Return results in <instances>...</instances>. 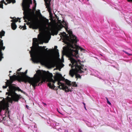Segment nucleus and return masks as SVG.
Listing matches in <instances>:
<instances>
[{
  "mask_svg": "<svg viewBox=\"0 0 132 132\" xmlns=\"http://www.w3.org/2000/svg\"><path fill=\"white\" fill-rule=\"evenodd\" d=\"M38 40L37 38H33L32 46L34 47H31L30 52H31L30 53V56L33 61L36 63L39 62L43 65H51L54 64V61L52 59L45 57H39L38 56L35 47L36 45H38Z\"/></svg>",
  "mask_w": 132,
  "mask_h": 132,
  "instance_id": "2",
  "label": "nucleus"
},
{
  "mask_svg": "<svg viewBox=\"0 0 132 132\" xmlns=\"http://www.w3.org/2000/svg\"><path fill=\"white\" fill-rule=\"evenodd\" d=\"M61 29H60V28H59L57 30L59 31V30H60Z\"/></svg>",
  "mask_w": 132,
  "mask_h": 132,
  "instance_id": "43",
  "label": "nucleus"
},
{
  "mask_svg": "<svg viewBox=\"0 0 132 132\" xmlns=\"http://www.w3.org/2000/svg\"><path fill=\"white\" fill-rule=\"evenodd\" d=\"M0 47L1 49V50H4L5 48V47L4 46H0ZM2 54L1 51L0 52V61L3 58V57L2 56Z\"/></svg>",
  "mask_w": 132,
  "mask_h": 132,
  "instance_id": "12",
  "label": "nucleus"
},
{
  "mask_svg": "<svg viewBox=\"0 0 132 132\" xmlns=\"http://www.w3.org/2000/svg\"><path fill=\"white\" fill-rule=\"evenodd\" d=\"M6 86H3V89L6 88L8 86H8L7 85H6Z\"/></svg>",
  "mask_w": 132,
  "mask_h": 132,
  "instance_id": "26",
  "label": "nucleus"
},
{
  "mask_svg": "<svg viewBox=\"0 0 132 132\" xmlns=\"http://www.w3.org/2000/svg\"><path fill=\"white\" fill-rule=\"evenodd\" d=\"M62 23L63 24L65 25V28L66 29V31H67L68 30V23L66 21H65L64 20H63L62 21Z\"/></svg>",
  "mask_w": 132,
  "mask_h": 132,
  "instance_id": "13",
  "label": "nucleus"
},
{
  "mask_svg": "<svg viewBox=\"0 0 132 132\" xmlns=\"http://www.w3.org/2000/svg\"><path fill=\"white\" fill-rule=\"evenodd\" d=\"M61 37V38H65L66 37V33L65 32H63V33L61 32L60 33Z\"/></svg>",
  "mask_w": 132,
  "mask_h": 132,
  "instance_id": "16",
  "label": "nucleus"
},
{
  "mask_svg": "<svg viewBox=\"0 0 132 132\" xmlns=\"http://www.w3.org/2000/svg\"><path fill=\"white\" fill-rule=\"evenodd\" d=\"M3 4H2L1 3V4H0V8H1L2 9H3Z\"/></svg>",
  "mask_w": 132,
  "mask_h": 132,
  "instance_id": "28",
  "label": "nucleus"
},
{
  "mask_svg": "<svg viewBox=\"0 0 132 132\" xmlns=\"http://www.w3.org/2000/svg\"><path fill=\"white\" fill-rule=\"evenodd\" d=\"M15 91H12L9 92H6V95L8 96H11L13 101L18 102L19 100L21 98L20 95H19L15 93Z\"/></svg>",
  "mask_w": 132,
  "mask_h": 132,
  "instance_id": "8",
  "label": "nucleus"
},
{
  "mask_svg": "<svg viewBox=\"0 0 132 132\" xmlns=\"http://www.w3.org/2000/svg\"><path fill=\"white\" fill-rule=\"evenodd\" d=\"M71 65V64H69V65H70H70Z\"/></svg>",
  "mask_w": 132,
  "mask_h": 132,
  "instance_id": "49",
  "label": "nucleus"
},
{
  "mask_svg": "<svg viewBox=\"0 0 132 132\" xmlns=\"http://www.w3.org/2000/svg\"><path fill=\"white\" fill-rule=\"evenodd\" d=\"M8 97V98H10V97Z\"/></svg>",
  "mask_w": 132,
  "mask_h": 132,
  "instance_id": "52",
  "label": "nucleus"
},
{
  "mask_svg": "<svg viewBox=\"0 0 132 132\" xmlns=\"http://www.w3.org/2000/svg\"><path fill=\"white\" fill-rule=\"evenodd\" d=\"M32 3V0H23L22 3V10L24 11L23 14L24 15L23 19L24 22H27V20L29 19V10L31 11V9H30V4Z\"/></svg>",
  "mask_w": 132,
  "mask_h": 132,
  "instance_id": "6",
  "label": "nucleus"
},
{
  "mask_svg": "<svg viewBox=\"0 0 132 132\" xmlns=\"http://www.w3.org/2000/svg\"><path fill=\"white\" fill-rule=\"evenodd\" d=\"M44 104H45V105H46V103H44Z\"/></svg>",
  "mask_w": 132,
  "mask_h": 132,
  "instance_id": "50",
  "label": "nucleus"
},
{
  "mask_svg": "<svg viewBox=\"0 0 132 132\" xmlns=\"http://www.w3.org/2000/svg\"><path fill=\"white\" fill-rule=\"evenodd\" d=\"M19 22H21V21H20V20H19Z\"/></svg>",
  "mask_w": 132,
  "mask_h": 132,
  "instance_id": "46",
  "label": "nucleus"
},
{
  "mask_svg": "<svg viewBox=\"0 0 132 132\" xmlns=\"http://www.w3.org/2000/svg\"><path fill=\"white\" fill-rule=\"evenodd\" d=\"M38 71H40V70H38Z\"/></svg>",
  "mask_w": 132,
  "mask_h": 132,
  "instance_id": "54",
  "label": "nucleus"
},
{
  "mask_svg": "<svg viewBox=\"0 0 132 132\" xmlns=\"http://www.w3.org/2000/svg\"><path fill=\"white\" fill-rule=\"evenodd\" d=\"M59 112V113H61L60 112Z\"/></svg>",
  "mask_w": 132,
  "mask_h": 132,
  "instance_id": "55",
  "label": "nucleus"
},
{
  "mask_svg": "<svg viewBox=\"0 0 132 132\" xmlns=\"http://www.w3.org/2000/svg\"><path fill=\"white\" fill-rule=\"evenodd\" d=\"M11 72H12V71H9V73H11Z\"/></svg>",
  "mask_w": 132,
  "mask_h": 132,
  "instance_id": "44",
  "label": "nucleus"
},
{
  "mask_svg": "<svg viewBox=\"0 0 132 132\" xmlns=\"http://www.w3.org/2000/svg\"><path fill=\"white\" fill-rule=\"evenodd\" d=\"M85 109L86 110V109L85 106Z\"/></svg>",
  "mask_w": 132,
  "mask_h": 132,
  "instance_id": "47",
  "label": "nucleus"
},
{
  "mask_svg": "<svg viewBox=\"0 0 132 132\" xmlns=\"http://www.w3.org/2000/svg\"><path fill=\"white\" fill-rule=\"evenodd\" d=\"M3 41L0 39V46H3Z\"/></svg>",
  "mask_w": 132,
  "mask_h": 132,
  "instance_id": "24",
  "label": "nucleus"
},
{
  "mask_svg": "<svg viewBox=\"0 0 132 132\" xmlns=\"http://www.w3.org/2000/svg\"><path fill=\"white\" fill-rule=\"evenodd\" d=\"M39 14H40V15L41 16H42V14H41L40 13V12L39 11Z\"/></svg>",
  "mask_w": 132,
  "mask_h": 132,
  "instance_id": "40",
  "label": "nucleus"
},
{
  "mask_svg": "<svg viewBox=\"0 0 132 132\" xmlns=\"http://www.w3.org/2000/svg\"><path fill=\"white\" fill-rule=\"evenodd\" d=\"M5 34V32L4 31L2 30L0 32V37L1 38H2V36H4Z\"/></svg>",
  "mask_w": 132,
  "mask_h": 132,
  "instance_id": "17",
  "label": "nucleus"
},
{
  "mask_svg": "<svg viewBox=\"0 0 132 132\" xmlns=\"http://www.w3.org/2000/svg\"><path fill=\"white\" fill-rule=\"evenodd\" d=\"M44 19H46V22L48 23V21H49L48 20V19H46V18H44Z\"/></svg>",
  "mask_w": 132,
  "mask_h": 132,
  "instance_id": "33",
  "label": "nucleus"
},
{
  "mask_svg": "<svg viewBox=\"0 0 132 132\" xmlns=\"http://www.w3.org/2000/svg\"><path fill=\"white\" fill-rule=\"evenodd\" d=\"M45 47H46L44 46L43 47H42L41 46H38L39 48L43 49V50L42 49H40L39 50L40 52V53L45 54L48 52V51L47 50L48 48H46L45 49Z\"/></svg>",
  "mask_w": 132,
  "mask_h": 132,
  "instance_id": "10",
  "label": "nucleus"
},
{
  "mask_svg": "<svg viewBox=\"0 0 132 132\" xmlns=\"http://www.w3.org/2000/svg\"><path fill=\"white\" fill-rule=\"evenodd\" d=\"M60 25L61 26V28H62L63 27H65L61 23Z\"/></svg>",
  "mask_w": 132,
  "mask_h": 132,
  "instance_id": "32",
  "label": "nucleus"
},
{
  "mask_svg": "<svg viewBox=\"0 0 132 132\" xmlns=\"http://www.w3.org/2000/svg\"><path fill=\"white\" fill-rule=\"evenodd\" d=\"M69 35V36L71 38V39L72 44L70 45V48H69L70 55V56L73 55V53L75 52L76 54H78V51L80 49L81 51L84 50V49L81 48L80 47L76 45V44L77 42V37L73 35L72 32L71 31L67 30L66 31Z\"/></svg>",
  "mask_w": 132,
  "mask_h": 132,
  "instance_id": "4",
  "label": "nucleus"
},
{
  "mask_svg": "<svg viewBox=\"0 0 132 132\" xmlns=\"http://www.w3.org/2000/svg\"><path fill=\"white\" fill-rule=\"evenodd\" d=\"M10 102L11 103H12V101H10Z\"/></svg>",
  "mask_w": 132,
  "mask_h": 132,
  "instance_id": "41",
  "label": "nucleus"
},
{
  "mask_svg": "<svg viewBox=\"0 0 132 132\" xmlns=\"http://www.w3.org/2000/svg\"><path fill=\"white\" fill-rule=\"evenodd\" d=\"M11 0V2H12L13 3H14L15 2V0Z\"/></svg>",
  "mask_w": 132,
  "mask_h": 132,
  "instance_id": "30",
  "label": "nucleus"
},
{
  "mask_svg": "<svg viewBox=\"0 0 132 132\" xmlns=\"http://www.w3.org/2000/svg\"><path fill=\"white\" fill-rule=\"evenodd\" d=\"M47 73L45 71L43 73L44 75L47 77L48 80L49 81L48 86L50 88H52L55 87L54 84L56 81H57L58 87L61 89L64 90L66 92L72 91V87L71 82L67 79H65L62 77L61 75L57 73L54 76L53 80L52 78L53 76L52 73H50L48 71Z\"/></svg>",
  "mask_w": 132,
  "mask_h": 132,
  "instance_id": "1",
  "label": "nucleus"
},
{
  "mask_svg": "<svg viewBox=\"0 0 132 132\" xmlns=\"http://www.w3.org/2000/svg\"><path fill=\"white\" fill-rule=\"evenodd\" d=\"M11 26L12 29L13 30H15L17 27L16 25L15 22H12L11 23Z\"/></svg>",
  "mask_w": 132,
  "mask_h": 132,
  "instance_id": "14",
  "label": "nucleus"
},
{
  "mask_svg": "<svg viewBox=\"0 0 132 132\" xmlns=\"http://www.w3.org/2000/svg\"><path fill=\"white\" fill-rule=\"evenodd\" d=\"M4 3L6 5H7V3H5V2H4Z\"/></svg>",
  "mask_w": 132,
  "mask_h": 132,
  "instance_id": "42",
  "label": "nucleus"
},
{
  "mask_svg": "<svg viewBox=\"0 0 132 132\" xmlns=\"http://www.w3.org/2000/svg\"><path fill=\"white\" fill-rule=\"evenodd\" d=\"M34 3L35 4H36V2L35 0H34Z\"/></svg>",
  "mask_w": 132,
  "mask_h": 132,
  "instance_id": "39",
  "label": "nucleus"
},
{
  "mask_svg": "<svg viewBox=\"0 0 132 132\" xmlns=\"http://www.w3.org/2000/svg\"><path fill=\"white\" fill-rule=\"evenodd\" d=\"M46 26V24L45 25V26Z\"/></svg>",
  "mask_w": 132,
  "mask_h": 132,
  "instance_id": "53",
  "label": "nucleus"
},
{
  "mask_svg": "<svg viewBox=\"0 0 132 132\" xmlns=\"http://www.w3.org/2000/svg\"><path fill=\"white\" fill-rule=\"evenodd\" d=\"M57 46H54V48L56 49V50L57 51H58V49H57Z\"/></svg>",
  "mask_w": 132,
  "mask_h": 132,
  "instance_id": "34",
  "label": "nucleus"
},
{
  "mask_svg": "<svg viewBox=\"0 0 132 132\" xmlns=\"http://www.w3.org/2000/svg\"><path fill=\"white\" fill-rule=\"evenodd\" d=\"M131 22L132 23V21Z\"/></svg>",
  "mask_w": 132,
  "mask_h": 132,
  "instance_id": "56",
  "label": "nucleus"
},
{
  "mask_svg": "<svg viewBox=\"0 0 132 132\" xmlns=\"http://www.w3.org/2000/svg\"><path fill=\"white\" fill-rule=\"evenodd\" d=\"M106 99L107 101V103L110 105H111V103L109 101L108 98L107 97H106Z\"/></svg>",
  "mask_w": 132,
  "mask_h": 132,
  "instance_id": "25",
  "label": "nucleus"
},
{
  "mask_svg": "<svg viewBox=\"0 0 132 132\" xmlns=\"http://www.w3.org/2000/svg\"><path fill=\"white\" fill-rule=\"evenodd\" d=\"M80 66H81V68H83L82 69H81V70L82 71H83L82 70H84L85 71H86L87 70V68H83V67H84V65L81 64V63H80Z\"/></svg>",
  "mask_w": 132,
  "mask_h": 132,
  "instance_id": "21",
  "label": "nucleus"
},
{
  "mask_svg": "<svg viewBox=\"0 0 132 132\" xmlns=\"http://www.w3.org/2000/svg\"><path fill=\"white\" fill-rule=\"evenodd\" d=\"M6 1L7 2V3H11V0H6Z\"/></svg>",
  "mask_w": 132,
  "mask_h": 132,
  "instance_id": "27",
  "label": "nucleus"
},
{
  "mask_svg": "<svg viewBox=\"0 0 132 132\" xmlns=\"http://www.w3.org/2000/svg\"><path fill=\"white\" fill-rule=\"evenodd\" d=\"M76 78H81V76L80 75L78 74H76Z\"/></svg>",
  "mask_w": 132,
  "mask_h": 132,
  "instance_id": "23",
  "label": "nucleus"
},
{
  "mask_svg": "<svg viewBox=\"0 0 132 132\" xmlns=\"http://www.w3.org/2000/svg\"><path fill=\"white\" fill-rule=\"evenodd\" d=\"M36 19V20H34L30 23L29 26L30 28L36 29L39 27V26L38 22V19L37 18Z\"/></svg>",
  "mask_w": 132,
  "mask_h": 132,
  "instance_id": "9",
  "label": "nucleus"
},
{
  "mask_svg": "<svg viewBox=\"0 0 132 132\" xmlns=\"http://www.w3.org/2000/svg\"><path fill=\"white\" fill-rule=\"evenodd\" d=\"M4 0H3L1 1L0 3L1 4H3V3H4Z\"/></svg>",
  "mask_w": 132,
  "mask_h": 132,
  "instance_id": "31",
  "label": "nucleus"
},
{
  "mask_svg": "<svg viewBox=\"0 0 132 132\" xmlns=\"http://www.w3.org/2000/svg\"><path fill=\"white\" fill-rule=\"evenodd\" d=\"M59 28H60V29H62V28H61V26L60 25H59Z\"/></svg>",
  "mask_w": 132,
  "mask_h": 132,
  "instance_id": "37",
  "label": "nucleus"
},
{
  "mask_svg": "<svg viewBox=\"0 0 132 132\" xmlns=\"http://www.w3.org/2000/svg\"><path fill=\"white\" fill-rule=\"evenodd\" d=\"M52 32L54 33V34L56 35L58 34V31L55 29H54L52 31Z\"/></svg>",
  "mask_w": 132,
  "mask_h": 132,
  "instance_id": "19",
  "label": "nucleus"
},
{
  "mask_svg": "<svg viewBox=\"0 0 132 132\" xmlns=\"http://www.w3.org/2000/svg\"><path fill=\"white\" fill-rule=\"evenodd\" d=\"M67 132H68V131H67Z\"/></svg>",
  "mask_w": 132,
  "mask_h": 132,
  "instance_id": "57",
  "label": "nucleus"
},
{
  "mask_svg": "<svg viewBox=\"0 0 132 132\" xmlns=\"http://www.w3.org/2000/svg\"><path fill=\"white\" fill-rule=\"evenodd\" d=\"M27 70H26L24 72H16L17 74L18 75V81L20 82H24L25 83L28 82L31 85L34 89H35V87L42 85L45 80L40 76H37L36 77L31 78L27 75Z\"/></svg>",
  "mask_w": 132,
  "mask_h": 132,
  "instance_id": "3",
  "label": "nucleus"
},
{
  "mask_svg": "<svg viewBox=\"0 0 132 132\" xmlns=\"http://www.w3.org/2000/svg\"><path fill=\"white\" fill-rule=\"evenodd\" d=\"M70 60L72 66L71 67L72 69L69 71V75L72 77H73L77 73H81L84 72L81 69L83 68L80 66V60H78L77 61L73 58L71 57L70 58Z\"/></svg>",
  "mask_w": 132,
  "mask_h": 132,
  "instance_id": "5",
  "label": "nucleus"
},
{
  "mask_svg": "<svg viewBox=\"0 0 132 132\" xmlns=\"http://www.w3.org/2000/svg\"><path fill=\"white\" fill-rule=\"evenodd\" d=\"M21 69H22V68H19V69H18L17 70V71H20V70Z\"/></svg>",
  "mask_w": 132,
  "mask_h": 132,
  "instance_id": "35",
  "label": "nucleus"
},
{
  "mask_svg": "<svg viewBox=\"0 0 132 132\" xmlns=\"http://www.w3.org/2000/svg\"><path fill=\"white\" fill-rule=\"evenodd\" d=\"M10 75V74L9 75L10 77V80H7L6 83V85H7L9 86V89L8 90L9 92L12 91H14L17 90L22 92V91L20 89L19 87H16L13 86V84H12L13 81L16 79L18 77L15 75H13L12 76H11Z\"/></svg>",
  "mask_w": 132,
  "mask_h": 132,
  "instance_id": "7",
  "label": "nucleus"
},
{
  "mask_svg": "<svg viewBox=\"0 0 132 132\" xmlns=\"http://www.w3.org/2000/svg\"><path fill=\"white\" fill-rule=\"evenodd\" d=\"M50 16L51 15V13H50Z\"/></svg>",
  "mask_w": 132,
  "mask_h": 132,
  "instance_id": "51",
  "label": "nucleus"
},
{
  "mask_svg": "<svg viewBox=\"0 0 132 132\" xmlns=\"http://www.w3.org/2000/svg\"><path fill=\"white\" fill-rule=\"evenodd\" d=\"M72 85V86H73L76 87L77 86V85L76 84L75 82H72L71 83V85Z\"/></svg>",
  "mask_w": 132,
  "mask_h": 132,
  "instance_id": "22",
  "label": "nucleus"
},
{
  "mask_svg": "<svg viewBox=\"0 0 132 132\" xmlns=\"http://www.w3.org/2000/svg\"><path fill=\"white\" fill-rule=\"evenodd\" d=\"M84 105H85V104L84 103Z\"/></svg>",
  "mask_w": 132,
  "mask_h": 132,
  "instance_id": "48",
  "label": "nucleus"
},
{
  "mask_svg": "<svg viewBox=\"0 0 132 132\" xmlns=\"http://www.w3.org/2000/svg\"><path fill=\"white\" fill-rule=\"evenodd\" d=\"M5 114L6 115H6H7V117H9L10 116L8 108H7L6 110L5 111Z\"/></svg>",
  "mask_w": 132,
  "mask_h": 132,
  "instance_id": "18",
  "label": "nucleus"
},
{
  "mask_svg": "<svg viewBox=\"0 0 132 132\" xmlns=\"http://www.w3.org/2000/svg\"><path fill=\"white\" fill-rule=\"evenodd\" d=\"M79 132H81V131L80 130H79Z\"/></svg>",
  "mask_w": 132,
  "mask_h": 132,
  "instance_id": "45",
  "label": "nucleus"
},
{
  "mask_svg": "<svg viewBox=\"0 0 132 132\" xmlns=\"http://www.w3.org/2000/svg\"><path fill=\"white\" fill-rule=\"evenodd\" d=\"M26 108L28 109H29V107L28 106V105H26Z\"/></svg>",
  "mask_w": 132,
  "mask_h": 132,
  "instance_id": "36",
  "label": "nucleus"
},
{
  "mask_svg": "<svg viewBox=\"0 0 132 132\" xmlns=\"http://www.w3.org/2000/svg\"><path fill=\"white\" fill-rule=\"evenodd\" d=\"M19 28L21 29L22 28H23L22 30H25L26 29V26L25 24L24 26H19Z\"/></svg>",
  "mask_w": 132,
  "mask_h": 132,
  "instance_id": "20",
  "label": "nucleus"
},
{
  "mask_svg": "<svg viewBox=\"0 0 132 132\" xmlns=\"http://www.w3.org/2000/svg\"><path fill=\"white\" fill-rule=\"evenodd\" d=\"M124 52L127 54L128 55H131V54H129L127 52H126V51H124Z\"/></svg>",
  "mask_w": 132,
  "mask_h": 132,
  "instance_id": "29",
  "label": "nucleus"
},
{
  "mask_svg": "<svg viewBox=\"0 0 132 132\" xmlns=\"http://www.w3.org/2000/svg\"><path fill=\"white\" fill-rule=\"evenodd\" d=\"M40 40L41 42L40 43L42 44L43 43V41L41 40Z\"/></svg>",
  "mask_w": 132,
  "mask_h": 132,
  "instance_id": "38",
  "label": "nucleus"
},
{
  "mask_svg": "<svg viewBox=\"0 0 132 132\" xmlns=\"http://www.w3.org/2000/svg\"><path fill=\"white\" fill-rule=\"evenodd\" d=\"M45 3V5L46 7L48 10V11L50 12L51 11V9L50 8V2L51 0H44Z\"/></svg>",
  "mask_w": 132,
  "mask_h": 132,
  "instance_id": "11",
  "label": "nucleus"
},
{
  "mask_svg": "<svg viewBox=\"0 0 132 132\" xmlns=\"http://www.w3.org/2000/svg\"><path fill=\"white\" fill-rule=\"evenodd\" d=\"M11 18L13 19V20H11V22H17L18 21V20H20V19L19 18H18L17 19L15 18L14 17V18L11 17Z\"/></svg>",
  "mask_w": 132,
  "mask_h": 132,
  "instance_id": "15",
  "label": "nucleus"
}]
</instances>
